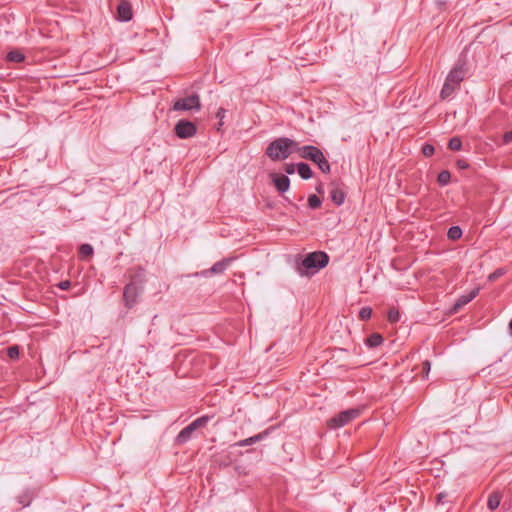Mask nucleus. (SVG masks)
I'll return each mask as SVG.
<instances>
[{"mask_svg": "<svg viewBox=\"0 0 512 512\" xmlns=\"http://www.w3.org/2000/svg\"><path fill=\"white\" fill-rule=\"evenodd\" d=\"M446 496H447V495H446V494H444V493H440V494H438V496H437V502H438V503H442V504H443V503H445V498H446Z\"/></svg>", "mask_w": 512, "mask_h": 512, "instance_id": "37", "label": "nucleus"}, {"mask_svg": "<svg viewBox=\"0 0 512 512\" xmlns=\"http://www.w3.org/2000/svg\"><path fill=\"white\" fill-rule=\"evenodd\" d=\"M93 247L90 244H82L79 247V254L83 258H87L93 255Z\"/></svg>", "mask_w": 512, "mask_h": 512, "instance_id": "24", "label": "nucleus"}, {"mask_svg": "<svg viewBox=\"0 0 512 512\" xmlns=\"http://www.w3.org/2000/svg\"><path fill=\"white\" fill-rule=\"evenodd\" d=\"M456 165L459 169H466L468 168L469 164L466 160L460 159L456 162Z\"/></svg>", "mask_w": 512, "mask_h": 512, "instance_id": "36", "label": "nucleus"}, {"mask_svg": "<svg viewBox=\"0 0 512 512\" xmlns=\"http://www.w3.org/2000/svg\"><path fill=\"white\" fill-rule=\"evenodd\" d=\"M501 275H503V270L497 269L496 271H494L492 274L489 275V280H495L496 278L500 277Z\"/></svg>", "mask_w": 512, "mask_h": 512, "instance_id": "35", "label": "nucleus"}, {"mask_svg": "<svg viewBox=\"0 0 512 512\" xmlns=\"http://www.w3.org/2000/svg\"><path fill=\"white\" fill-rule=\"evenodd\" d=\"M462 236V230L459 226H452L448 229L447 237L450 240H458Z\"/></svg>", "mask_w": 512, "mask_h": 512, "instance_id": "21", "label": "nucleus"}, {"mask_svg": "<svg viewBox=\"0 0 512 512\" xmlns=\"http://www.w3.org/2000/svg\"><path fill=\"white\" fill-rule=\"evenodd\" d=\"M273 184L279 193L288 191L290 179L285 175L271 174Z\"/></svg>", "mask_w": 512, "mask_h": 512, "instance_id": "11", "label": "nucleus"}, {"mask_svg": "<svg viewBox=\"0 0 512 512\" xmlns=\"http://www.w3.org/2000/svg\"><path fill=\"white\" fill-rule=\"evenodd\" d=\"M24 59L25 55L18 49H14L6 55V60L9 62L21 63Z\"/></svg>", "mask_w": 512, "mask_h": 512, "instance_id": "20", "label": "nucleus"}, {"mask_svg": "<svg viewBox=\"0 0 512 512\" xmlns=\"http://www.w3.org/2000/svg\"><path fill=\"white\" fill-rule=\"evenodd\" d=\"M329 263V256L322 251H316L307 254L301 263L298 264L300 275H312L320 269L326 267Z\"/></svg>", "mask_w": 512, "mask_h": 512, "instance_id": "2", "label": "nucleus"}, {"mask_svg": "<svg viewBox=\"0 0 512 512\" xmlns=\"http://www.w3.org/2000/svg\"><path fill=\"white\" fill-rule=\"evenodd\" d=\"M267 434H268V431H263L257 435H254L252 437L238 441L237 443H235V446L245 447V446L253 445V444L263 440L267 436Z\"/></svg>", "mask_w": 512, "mask_h": 512, "instance_id": "15", "label": "nucleus"}, {"mask_svg": "<svg viewBox=\"0 0 512 512\" xmlns=\"http://www.w3.org/2000/svg\"><path fill=\"white\" fill-rule=\"evenodd\" d=\"M321 199L316 195H310L308 197V206L311 209H317L321 206Z\"/></svg>", "mask_w": 512, "mask_h": 512, "instance_id": "27", "label": "nucleus"}, {"mask_svg": "<svg viewBox=\"0 0 512 512\" xmlns=\"http://www.w3.org/2000/svg\"><path fill=\"white\" fill-rule=\"evenodd\" d=\"M479 293V288H475L468 294L460 296L454 304V310H458L471 302Z\"/></svg>", "mask_w": 512, "mask_h": 512, "instance_id": "13", "label": "nucleus"}, {"mask_svg": "<svg viewBox=\"0 0 512 512\" xmlns=\"http://www.w3.org/2000/svg\"><path fill=\"white\" fill-rule=\"evenodd\" d=\"M434 151H435V148L433 145H430V144H425L423 145L422 147V153L426 156V157H430L434 154Z\"/></svg>", "mask_w": 512, "mask_h": 512, "instance_id": "29", "label": "nucleus"}, {"mask_svg": "<svg viewBox=\"0 0 512 512\" xmlns=\"http://www.w3.org/2000/svg\"><path fill=\"white\" fill-rule=\"evenodd\" d=\"M174 132L178 138L188 139L196 134L197 128L193 122L181 119L176 123Z\"/></svg>", "mask_w": 512, "mask_h": 512, "instance_id": "9", "label": "nucleus"}, {"mask_svg": "<svg viewBox=\"0 0 512 512\" xmlns=\"http://www.w3.org/2000/svg\"><path fill=\"white\" fill-rule=\"evenodd\" d=\"M509 331H510V334L512 335V318H511V321L509 323Z\"/></svg>", "mask_w": 512, "mask_h": 512, "instance_id": "39", "label": "nucleus"}, {"mask_svg": "<svg viewBox=\"0 0 512 512\" xmlns=\"http://www.w3.org/2000/svg\"><path fill=\"white\" fill-rule=\"evenodd\" d=\"M230 263V259H223L222 261H218L212 265L210 269L202 271L203 276H208L210 274H221L223 273Z\"/></svg>", "mask_w": 512, "mask_h": 512, "instance_id": "12", "label": "nucleus"}, {"mask_svg": "<svg viewBox=\"0 0 512 512\" xmlns=\"http://www.w3.org/2000/svg\"><path fill=\"white\" fill-rule=\"evenodd\" d=\"M451 180V174L448 170H443L438 174L437 181L441 186H446Z\"/></svg>", "mask_w": 512, "mask_h": 512, "instance_id": "22", "label": "nucleus"}, {"mask_svg": "<svg viewBox=\"0 0 512 512\" xmlns=\"http://www.w3.org/2000/svg\"><path fill=\"white\" fill-rule=\"evenodd\" d=\"M372 316V309L368 306L362 307L359 311V319L362 321L369 320Z\"/></svg>", "mask_w": 512, "mask_h": 512, "instance_id": "25", "label": "nucleus"}, {"mask_svg": "<svg viewBox=\"0 0 512 512\" xmlns=\"http://www.w3.org/2000/svg\"><path fill=\"white\" fill-rule=\"evenodd\" d=\"M384 341V338L379 333H372L370 336H368L365 340V343L370 348H376L380 346Z\"/></svg>", "mask_w": 512, "mask_h": 512, "instance_id": "19", "label": "nucleus"}, {"mask_svg": "<svg viewBox=\"0 0 512 512\" xmlns=\"http://www.w3.org/2000/svg\"><path fill=\"white\" fill-rule=\"evenodd\" d=\"M300 157L316 164L322 173L328 174L331 171L330 164L323 152L316 146L305 145L297 148Z\"/></svg>", "mask_w": 512, "mask_h": 512, "instance_id": "4", "label": "nucleus"}, {"mask_svg": "<svg viewBox=\"0 0 512 512\" xmlns=\"http://www.w3.org/2000/svg\"><path fill=\"white\" fill-rule=\"evenodd\" d=\"M430 369H431V363L429 360H425L423 363H422V374H423V377H427L429 372H430Z\"/></svg>", "mask_w": 512, "mask_h": 512, "instance_id": "30", "label": "nucleus"}, {"mask_svg": "<svg viewBox=\"0 0 512 512\" xmlns=\"http://www.w3.org/2000/svg\"><path fill=\"white\" fill-rule=\"evenodd\" d=\"M400 312L397 308L392 307L389 309L387 318L390 323H397L400 320Z\"/></svg>", "mask_w": 512, "mask_h": 512, "instance_id": "23", "label": "nucleus"}, {"mask_svg": "<svg viewBox=\"0 0 512 512\" xmlns=\"http://www.w3.org/2000/svg\"><path fill=\"white\" fill-rule=\"evenodd\" d=\"M448 147H449V149H451L453 151H459L462 147V142H461L460 138H458V137L451 138L449 140Z\"/></svg>", "mask_w": 512, "mask_h": 512, "instance_id": "26", "label": "nucleus"}, {"mask_svg": "<svg viewBox=\"0 0 512 512\" xmlns=\"http://www.w3.org/2000/svg\"><path fill=\"white\" fill-rule=\"evenodd\" d=\"M330 198L335 205L340 206L345 201V193L340 188L333 187L330 191Z\"/></svg>", "mask_w": 512, "mask_h": 512, "instance_id": "16", "label": "nucleus"}, {"mask_svg": "<svg viewBox=\"0 0 512 512\" xmlns=\"http://www.w3.org/2000/svg\"><path fill=\"white\" fill-rule=\"evenodd\" d=\"M296 168H297V165L292 164V163H287V164L284 165V171L287 174H293L295 172Z\"/></svg>", "mask_w": 512, "mask_h": 512, "instance_id": "31", "label": "nucleus"}, {"mask_svg": "<svg viewBox=\"0 0 512 512\" xmlns=\"http://www.w3.org/2000/svg\"><path fill=\"white\" fill-rule=\"evenodd\" d=\"M58 287L62 290H68L71 287V282L69 280H64L59 282Z\"/></svg>", "mask_w": 512, "mask_h": 512, "instance_id": "33", "label": "nucleus"}, {"mask_svg": "<svg viewBox=\"0 0 512 512\" xmlns=\"http://www.w3.org/2000/svg\"><path fill=\"white\" fill-rule=\"evenodd\" d=\"M316 191L320 194L323 193V187L321 184L316 187Z\"/></svg>", "mask_w": 512, "mask_h": 512, "instance_id": "38", "label": "nucleus"}, {"mask_svg": "<svg viewBox=\"0 0 512 512\" xmlns=\"http://www.w3.org/2000/svg\"><path fill=\"white\" fill-rule=\"evenodd\" d=\"M225 114H226V110L224 108H219L218 109L216 116L220 120L219 125L223 124L222 120L225 117Z\"/></svg>", "mask_w": 512, "mask_h": 512, "instance_id": "32", "label": "nucleus"}, {"mask_svg": "<svg viewBox=\"0 0 512 512\" xmlns=\"http://www.w3.org/2000/svg\"><path fill=\"white\" fill-rule=\"evenodd\" d=\"M466 69L464 64H456L448 73L444 85L440 92V97L448 99L460 87V83L464 80Z\"/></svg>", "mask_w": 512, "mask_h": 512, "instance_id": "3", "label": "nucleus"}, {"mask_svg": "<svg viewBox=\"0 0 512 512\" xmlns=\"http://www.w3.org/2000/svg\"><path fill=\"white\" fill-rule=\"evenodd\" d=\"M7 356L10 359H17L19 357V347L17 345H13L7 348Z\"/></svg>", "mask_w": 512, "mask_h": 512, "instance_id": "28", "label": "nucleus"}, {"mask_svg": "<svg viewBox=\"0 0 512 512\" xmlns=\"http://www.w3.org/2000/svg\"><path fill=\"white\" fill-rule=\"evenodd\" d=\"M211 419L208 415H203L197 419H195L193 422H191L189 425L184 427L179 434L176 437V443L179 445L185 444L188 442L194 431H196L199 428H204L209 420Z\"/></svg>", "mask_w": 512, "mask_h": 512, "instance_id": "6", "label": "nucleus"}, {"mask_svg": "<svg viewBox=\"0 0 512 512\" xmlns=\"http://www.w3.org/2000/svg\"><path fill=\"white\" fill-rule=\"evenodd\" d=\"M298 143L287 137H280L272 141L266 148V155L272 161L287 159L293 151H297Z\"/></svg>", "mask_w": 512, "mask_h": 512, "instance_id": "1", "label": "nucleus"}, {"mask_svg": "<svg viewBox=\"0 0 512 512\" xmlns=\"http://www.w3.org/2000/svg\"><path fill=\"white\" fill-rule=\"evenodd\" d=\"M501 499H502L501 493L499 491H493L488 496L487 507L491 511L496 510L499 507V505H500Z\"/></svg>", "mask_w": 512, "mask_h": 512, "instance_id": "17", "label": "nucleus"}, {"mask_svg": "<svg viewBox=\"0 0 512 512\" xmlns=\"http://www.w3.org/2000/svg\"><path fill=\"white\" fill-rule=\"evenodd\" d=\"M143 271L134 275L130 282L124 287L123 302L125 307L132 308L137 304L138 297L142 293L143 287Z\"/></svg>", "mask_w": 512, "mask_h": 512, "instance_id": "5", "label": "nucleus"}, {"mask_svg": "<svg viewBox=\"0 0 512 512\" xmlns=\"http://www.w3.org/2000/svg\"><path fill=\"white\" fill-rule=\"evenodd\" d=\"M297 171L300 177L304 180H308L313 176V171L307 163L300 162L297 164Z\"/></svg>", "mask_w": 512, "mask_h": 512, "instance_id": "18", "label": "nucleus"}, {"mask_svg": "<svg viewBox=\"0 0 512 512\" xmlns=\"http://www.w3.org/2000/svg\"><path fill=\"white\" fill-rule=\"evenodd\" d=\"M36 496V491L32 488H25L16 496V502L22 507H28Z\"/></svg>", "mask_w": 512, "mask_h": 512, "instance_id": "10", "label": "nucleus"}, {"mask_svg": "<svg viewBox=\"0 0 512 512\" xmlns=\"http://www.w3.org/2000/svg\"><path fill=\"white\" fill-rule=\"evenodd\" d=\"M117 13L122 21H129L132 18V10L128 2H121L117 7Z\"/></svg>", "mask_w": 512, "mask_h": 512, "instance_id": "14", "label": "nucleus"}, {"mask_svg": "<svg viewBox=\"0 0 512 512\" xmlns=\"http://www.w3.org/2000/svg\"><path fill=\"white\" fill-rule=\"evenodd\" d=\"M503 142L505 144L512 143V131H508L503 135Z\"/></svg>", "mask_w": 512, "mask_h": 512, "instance_id": "34", "label": "nucleus"}, {"mask_svg": "<svg viewBox=\"0 0 512 512\" xmlns=\"http://www.w3.org/2000/svg\"><path fill=\"white\" fill-rule=\"evenodd\" d=\"M360 413L361 410L359 408H350L330 418L327 424L331 429H337L347 425L352 420L356 419L360 415Z\"/></svg>", "mask_w": 512, "mask_h": 512, "instance_id": "7", "label": "nucleus"}, {"mask_svg": "<svg viewBox=\"0 0 512 512\" xmlns=\"http://www.w3.org/2000/svg\"><path fill=\"white\" fill-rule=\"evenodd\" d=\"M175 111H199L201 109L200 97L192 94L185 98L177 99L173 104Z\"/></svg>", "mask_w": 512, "mask_h": 512, "instance_id": "8", "label": "nucleus"}]
</instances>
